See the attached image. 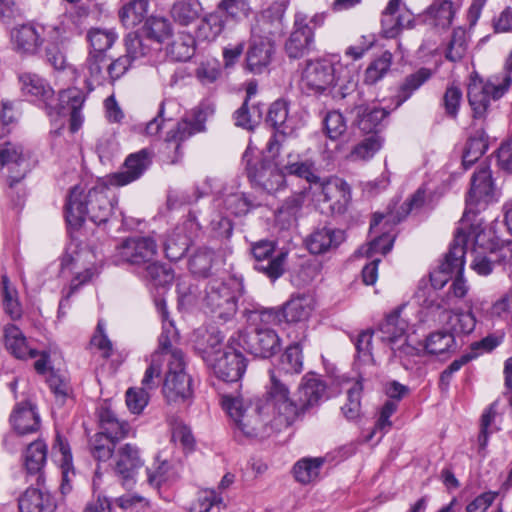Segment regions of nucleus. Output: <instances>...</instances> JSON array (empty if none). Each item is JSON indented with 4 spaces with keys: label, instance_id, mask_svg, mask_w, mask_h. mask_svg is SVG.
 I'll return each instance as SVG.
<instances>
[{
    "label": "nucleus",
    "instance_id": "obj_1",
    "mask_svg": "<svg viewBox=\"0 0 512 512\" xmlns=\"http://www.w3.org/2000/svg\"><path fill=\"white\" fill-rule=\"evenodd\" d=\"M222 406L235 428L246 437L264 436L265 425L260 417L263 409L272 412L271 424L277 431L291 426L300 416V408L291 400L288 386L273 369L269 370L265 407L253 406L242 396L231 394L222 396Z\"/></svg>",
    "mask_w": 512,
    "mask_h": 512
},
{
    "label": "nucleus",
    "instance_id": "obj_2",
    "mask_svg": "<svg viewBox=\"0 0 512 512\" xmlns=\"http://www.w3.org/2000/svg\"><path fill=\"white\" fill-rule=\"evenodd\" d=\"M301 87L308 94L343 99L356 88L353 71L326 58L307 61L301 74Z\"/></svg>",
    "mask_w": 512,
    "mask_h": 512
},
{
    "label": "nucleus",
    "instance_id": "obj_3",
    "mask_svg": "<svg viewBox=\"0 0 512 512\" xmlns=\"http://www.w3.org/2000/svg\"><path fill=\"white\" fill-rule=\"evenodd\" d=\"M22 92L43 101L48 109V114L70 116V129L77 131L82 124L80 110L84 103V95L77 88H69L59 93L57 104L54 99V91L50 85L39 75L34 73H23L19 76Z\"/></svg>",
    "mask_w": 512,
    "mask_h": 512
},
{
    "label": "nucleus",
    "instance_id": "obj_4",
    "mask_svg": "<svg viewBox=\"0 0 512 512\" xmlns=\"http://www.w3.org/2000/svg\"><path fill=\"white\" fill-rule=\"evenodd\" d=\"M110 189L98 185L87 192L81 186H74L67 197L65 217L69 226L79 228L86 218L100 225L106 223L113 209Z\"/></svg>",
    "mask_w": 512,
    "mask_h": 512
},
{
    "label": "nucleus",
    "instance_id": "obj_5",
    "mask_svg": "<svg viewBox=\"0 0 512 512\" xmlns=\"http://www.w3.org/2000/svg\"><path fill=\"white\" fill-rule=\"evenodd\" d=\"M402 308H397L387 314L379 324L380 340L390 348L395 358H398L404 368L409 369L414 357L421 353V343L414 333H409L410 327L401 316Z\"/></svg>",
    "mask_w": 512,
    "mask_h": 512
},
{
    "label": "nucleus",
    "instance_id": "obj_6",
    "mask_svg": "<svg viewBox=\"0 0 512 512\" xmlns=\"http://www.w3.org/2000/svg\"><path fill=\"white\" fill-rule=\"evenodd\" d=\"M242 293L243 284L238 278L210 279L205 286L203 307L214 319L228 322L237 312L238 299Z\"/></svg>",
    "mask_w": 512,
    "mask_h": 512
},
{
    "label": "nucleus",
    "instance_id": "obj_7",
    "mask_svg": "<svg viewBox=\"0 0 512 512\" xmlns=\"http://www.w3.org/2000/svg\"><path fill=\"white\" fill-rule=\"evenodd\" d=\"M426 200V190L420 187L407 202L401 206V211L389 210L387 213H375L370 224V233L374 235L370 242L371 253L387 254L393 246L395 236L391 229L401 222L410 212L419 210Z\"/></svg>",
    "mask_w": 512,
    "mask_h": 512
},
{
    "label": "nucleus",
    "instance_id": "obj_8",
    "mask_svg": "<svg viewBox=\"0 0 512 512\" xmlns=\"http://www.w3.org/2000/svg\"><path fill=\"white\" fill-rule=\"evenodd\" d=\"M324 23L323 14L309 16L303 11L296 12L291 33L285 41L284 51L290 59L308 55L315 45L314 30Z\"/></svg>",
    "mask_w": 512,
    "mask_h": 512
},
{
    "label": "nucleus",
    "instance_id": "obj_9",
    "mask_svg": "<svg viewBox=\"0 0 512 512\" xmlns=\"http://www.w3.org/2000/svg\"><path fill=\"white\" fill-rule=\"evenodd\" d=\"M512 78L505 74L502 79L497 77L487 81L473 77L467 88V97L475 118L486 115L491 101L500 99L508 90Z\"/></svg>",
    "mask_w": 512,
    "mask_h": 512
},
{
    "label": "nucleus",
    "instance_id": "obj_10",
    "mask_svg": "<svg viewBox=\"0 0 512 512\" xmlns=\"http://www.w3.org/2000/svg\"><path fill=\"white\" fill-rule=\"evenodd\" d=\"M465 235L467 240L464 244V251L466 252L469 244L472 245L471 268L481 276L489 275L493 270V262L495 261L492 254L496 253L490 233L485 231L481 222H474L465 226Z\"/></svg>",
    "mask_w": 512,
    "mask_h": 512
},
{
    "label": "nucleus",
    "instance_id": "obj_11",
    "mask_svg": "<svg viewBox=\"0 0 512 512\" xmlns=\"http://www.w3.org/2000/svg\"><path fill=\"white\" fill-rule=\"evenodd\" d=\"M234 344L263 359L276 355L281 349L279 335L269 327H256L250 332L237 331L230 337V345Z\"/></svg>",
    "mask_w": 512,
    "mask_h": 512
},
{
    "label": "nucleus",
    "instance_id": "obj_12",
    "mask_svg": "<svg viewBox=\"0 0 512 512\" xmlns=\"http://www.w3.org/2000/svg\"><path fill=\"white\" fill-rule=\"evenodd\" d=\"M498 195L497 188L492 179V172L490 166L487 163H481L477 170L474 172L471 178V187L466 198V210L462 219L459 222V226H462V222L466 219V226H469L474 222H481L477 219H471V215H475L474 206L480 204H487Z\"/></svg>",
    "mask_w": 512,
    "mask_h": 512
},
{
    "label": "nucleus",
    "instance_id": "obj_13",
    "mask_svg": "<svg viewBox=\"0 0 512 512\" xmlns=\"http://www.w3.org/2000/svg\"><path fill=\"white\" fill-rule=\"evenodd\" d=\"M466 222L465 219L462 222V226L457 227L453 244L446 254L444 261L437 269L430 272L431 286L435 290L443 288L455 274H461L464 270V244L467 240L465 235Z\"/></svg>",
    "mask_w": 512,
    "mask_h": 512
},
{
    "label": "nucleus",
    "instance_id": "obj_14",
    "mask_svg": "<svg viewBox=\"0 0 512 512\" xmlns=\"http://www.w3.org/2000/svg\"><path fill=\"white\" fill-rule=\"evenodd\" d=\"M237 345H230L223 351L216 352L215 355L206 350L204 360L212 369L214 375L225 382H238L243 376L247 360L241 352L237 350Z\"/></svg>",
    "mask_w": 512,
    "mask_h": 512
},
{
    "label": "nucleus",
    "instance_id": "obj_15",
    "mask_svg": "<svg viewBox=\"0 0 512 512\" xmlns=\"http://www.w3.org/2000/svg\"><path fill=\"white\" fill-rule=\"evenodd\" d=\"M171 357L172 362L167 363L163 394L169 403H184L192 397V379L185 371V360L178 353Z\"/></svg>",
    "mask_w": 512,
    "mask_h": 512
},
{
    "label": "nucleus",
    "instance_id": "obj_16",
    "mask_svg": "<svg viewBox=\"0 0 512 512\" xmlns=\"http://www.w3.org/2000/svg\"><path fill=\"white\" fill-rule=\"evenodd\" d=\"M157 254V244L151 237H130L116 246L114 262L127 263L137 267H144L154 260Z\"/></svg>",
    "mask_w": 512,
    "mask_h": 512
},
{
    "label": "nucleus",
    "instance_id": "obj_17",
    "mask_svg": "<svg viewBox=\"0 0 512 512\" xmlns=\"http://www.w3.org/2000/svg\"><path fill=\"white\" fill-rule=\"evenodd\" d=\"M287 8L285 0H273L271 5L264 9L251 27L253 37H262L274 41L284 33V15Z\"/></svg>",
    "mask_w": 512,
    "mask_h": 512
},
{
    "label": "nucleus",
    "instance_id": "obj_18",
    "mask_svg": "<svg viewBox=\"0 0 512 512\" xmlns=\"http://www.w3.org/2000/svg\"><path fill=\"white\" fill-rule=\"evenodd\" d=\"M252 254L256 260L255 269L264 273L272 280L279 278L284 272L287 253H275L271 241H259L252 246Z\"/></svg>",
    "mask_w": 512,
    "mask_h": 512
},
{
    "label": "nucleus",
    "instance_id": "obj_19",
    "mask_svg": "<svg viewBox=\"0 0 512 512\" xmlns=\"http://www.w3.org/2000/svg\"><path fill=\"white\" fill-rule=\"evenodd\" d=\"M350 199V187L339 177H330L319 185L317 201L327 204L333 214L344 213Z\"/></svg>",
    "mask_w": 512,
    "mask_h": 512
},
{
    "label": "nucleus",
    "instance_id": "obj_20",
    "mask_svg": "<svg viewBox=\"0 0 512 512\" xmlns=\"http://www.w3.org/2000/svg\"><path fill=\"white\" fill-rule=\"evenodd\" d=\"M0 165L9 170V186L13 187L29 171L27 155L19 144L5 142L0 145Z\"/></svg>",
    "mask_w": 512,
    "mask_h": 512
},
{
    "label": "nucleus",
    "instance_id": "obj_21",
    "mask_svg": "<svg viewBox=\"0 0 512 512\" xmlns=\"http://www.w3.org/2000/svg\"><path fill=\"white\" fill-rule=\"evenodd\" d=\"M413 21V14L402 7V0H389L381 18L383 33L388 38H394L402 29L411 28Z\"/></svg>",
    "mask_w": 512,
    "mask_h": 512
},
{
    "label": "nucleus",
    "instance_id": "obj_22",
    "mask_svg": "<svg viewBox=\"0 0 512 512\" xmlns=\"http://www.w3.org/2000/svg\"><path fill=\"white\" fill-rule=\"evenodd\" d=\"M151 163L150 153L142 149L130 154L123 165V170L109 177V183L113 186H124L137 180Z\"/></svg>",
    "mask_w": 512,
    "mask_h": 512
},
{
    "label": "nucleus",
    "instance_id": "obj_23",
    "mask_svg": "<svg viewBox=\"0 0 512 512\" xmlns=\"http://www.w3.org/2000/svg\"><path fill=\"white\" fill-rule=\"evenodd\" d=\"M114 461V470L123 480L124 486L130 485L137 471L143 465L138 448L130 443L117 450Z\"/></svg>",
    "mask_w": 512,
    "mask_h": 512
},
{
    "label": "nucleus",
    "instance_id": "obj_24",
    "mask_svg": "<svg viewBox=\"0 0 512 512\" xmlns=\"http://www.w3.org/2000/svg\"><path fill=\"white\" fill-rule=\"evenodd\" d=\"M274 54V41L251 35L246 54V66L254 74L262 73L271 63Z\"/></svg>",
    "mask_w": 512,
    "mask_h": 512
},
{
    "label": "nucleus",
    "instance_id": "obj_25",
    "mask_svg": "<svg viewBox=\"0 0 512 512\" xmlns=\"http://www.w3.org/2000/svg\"><path fill=\"white\" fill-rule=\"evenodd\" d=\"M156 306L163 321V331L159 337L158 349L153 354H160L161 361H165L167 363L172 362L171 355L174 353H178L180 357L184 359L183 352L174 347V342L178 339V333L175 330L173 323L168 320V311L166 309L165 301H157Z\"/></svg>",
    "mask_w": 512,
    "mask_h": 512
},
{
    "label": "nucleus",
    "instance_id": "obj_26",
    "mask_svg": "<svg viewBox=\"0 0 512 512\" xmlns=\"http://www.w3.org/2000/svg\"><path fill=\"white\" fill-rule=\"evenodd\" d=\"M19 512H54L56 502L43 487H29L18 498Z\"/></svg>",
    "mask_w": 512,
    "mask_h": 512
},
{
    "label": "nucleus",
    "instance_id": "obj_27",
    "mask_svg": "<svg viewBox=\"0 0 512 512\" xmlns=\"http://www.w3.org/2000/svg\"><path fill=\"white\" fill-rule=\"evenodd\" d=\"M14 49L22 54H34L44 43L39 25L32 23L17 26L11 31Z\"/></svg>",
    "mask_w": 512,
    "mask_h": 512
},
{
    "label": "nucleus",
    "instance_id": "obj_28",
    "mask_svg": "<svg viewBox=\"0 0 512 512\" xmlns=\"http://www.w3.org/2000/svg\"><path fill=\"white\" fill-rule=\"evenodd\" d=\"M248 177L254 184L268 193L277 191L284 183L283 173L271 162H261L248 167Z\"/></svg>",
    "mask_w": 512,
    "mask_h": 512
},
{
    "label": "nucleus",
    "instance_id": "obj_29",
    "mask_svg": "<svg viewBox=\"0 0 512 512\" xmlns=\"http://www.w3.org/2000/svg\"><path fill=\"white\" fill-rule=\"evenodd\" d=\"M10 422L18 434L26 435L39 430L40 416L30 402H21L15 406Z\"/></svg>",
    "mask_w": 512,
    "mask_h": 512
},
{
    "label": "nucleus",
    "instance_id": "obj_30",
    "mask_svg": "<svg viewBox=\"0 0 512 512\" xmlns=\"http://www.w3.org/2000/svg\"><path fill=\"white\" fill-rule=\"evenodd\" d=\"M344 240V232L339 229L322 227L308 237L306 245L312 254H322L337 248Z\"/></svg>",
    "mask_w": 512,
    "mask_h": 512
},
{
    "label": "nucleus",
    "instance_id": "obj_31",
    "mask_svg": "<svg viewBox=\"0 0 512 512\" xmlns=\"http://www.w3.org/2000/svg\"><path fill=\"white\" fill-rule=\"evenodd\" d=\"M4 340L8 351L18 359L35 358L38 355L20 328L14 324L4 327Z\"/></svg>",
    "mask_w": 512,
    "mask_h": 512
},
{
    "label": "nucleus",
    "instance_id": "obj_32",
    "mask_svg": "<svg viewBox=\"0 0 512 512\" xmlns=\"http://www.w3.org/2000/svg\"><path fill=\"white\" fill-rule=\"evenodd\" d=\"M325 393V385L315 377L305 376L299 386V399L297 405L300 415L310 407L318 404Z\"/></svg>",
    "mask_w": 512,
    "mask_h": 512
},
{
    "label": "nucleus",
    "instance_id": "obj_33",
    "mask_svg": "<svg viewBox=\"0 0 512 512\" xmlns=\"http://www.w3.org/2000/svg\"><path fill=\"white\" fill-rule=\"evenodd\" d=\"M266 121L275 131L285 136L292 135L295 130L293 121L289 118L288 104L284 100H277L271 104Z\"/></svg>",
    "mask_w": 512,
    "mask_h": 512
},
{
    "label": "nucleus",
    "instance_id": "obj_34",
    "mask_svg": "<svg viewBox=\"0 0 512 512\" xmlns=\"http://www.w3.org/2000/svg\"><path fill=\"white\" fill-rule=\"evenodd\" d=\"M313 309L312 298L308 295H297L287 301L282 309V316L288 323L307 320Z\"/></svg>",
    "mask_w": 512,
    "mask_h": 512
},
{
    "label": "nucleus",
    "instance_id": "obj_35",
    "mask_svg": "<svg viewBox=\"0 0 512 512\" xmlns=\"http://www.w3.org/2000/svg\"><path fill=\"white\" fill-rule=\"evenodd\" d=\"M204 130V122L199 119L194 121L182 120L177 124L175 129L168 132L166 138L167 147L173 148L175 152L179 154L180 146L183 141Z\"/></svg>",
    "mask_w": 512,
    "mask_h": 512
},
{
    "label": "nucleus",
    "instance_id": "obj_36",
    "mask_svg": "<svg viewBox=\"0 0 512 512\" xmlns=\"http://www.w3.org/2000/svg\"><path fill=\"white\" fill-rule=\"evenodd\" d=\"M107 57L103 53H89L86 63L87 84L91 89L94 86L104 85L108 82L107 76Z\"/></svg>",
    "mask_w": 512,
    "mask_h": 512
},
{
    "label": "nucleus",
    "instance_id": "obj_37",
    "mask_svg": "<svg viewBox=\"0 0 512 512\" xmlns=\"http://www.w3.org/2000/svg\"><path fill=\"white\" fill-rule=\"evenodd\" d=\"M305 195L303 192L294 193L287 197L276 210V222L282 229L289 228L296 222L297 216L303 206Z\"/></svg>",
    "mask_w": 512,
    "mask_h": 512
},
{
    "label": "nucleus",
    "instance_id": "obj_38",
    "mask_svg": "<svg viewBox=\"0 0 512 512\" xmlns=\"http://www.w3.org/2000/svg\"><path fill=\"white\" fill-rule=\"evenodd\" d=\"M47 459V445L37 440L28 445L24 453V465L29 474L37 475L39 483L43 477L42 469Z\"/></svg>",
    "mask_w": 512,
    "mask_h": 512
},
{
    "label": "nucleus",
    "instance_id": "obj_39",
    "mask_svg": "<svg viewBox=\"0 0 512 512\" xmlns=\"http://www.w3.org/2000/svg\"><path fill=\"white\" fill-rule=\"evenodd\" d=\"M141 31L146 40L163 43L172 36L173 27L166 17L152 15L145 20Z\"/></svg>",
    "mask_w": 512,
    "mask_h": 512
},
{
    "label": "nucleus",
    "instance_id": "obj_40",
    "mask_svg": "<svg viewBox=\"0 0 512 512\" xmlns=\"http://www.w3.org/2000/svg\"><path fill=\"white\" fill-rule=\"evenodd\" d=\"M203 10L199 0H175L170 14L173 20L181 26H189L194 23Z\"/></svg>",
    "mask_w": 512,
    "mask_h": 512
},
{
    "label": "nucleus",
    "instance_id": "obj_41",
    "mask_svg": "<svg viewBox=\"0 0 512 512\" xmlns=\"http://www.w3.org/2000/svg\"><path fill=\"white\" fill-rule=\"evenodd\" d=\"M100 432L109 436L114 441H119L127 436L129 424L117 418L109 408H102L99 412Z\"/></svg>",
    "mask_w": 512,
    "mask_h": 512
},
{
    "label": "nucleus",
    "instance_id": "obj_42",
    "mask_svg": "<svg viewBox=\"0 0 512 512\" xmlns=\"http://www.w3.org/2000/svg\"><path fill=\"white\" fill-rule=\"evenodd\" d=\"M225 19L219 12H212L204 16L196 30L199 41L213 42L223 32Z\"/></svg>",
    "mask_w": 512,
    "mask_h": 512
},
{
    "label": "nucleus",
    "instance_id": "obj_43",
    "mask_svg": "<svg viewBox=\"0 0 512 512\" xmlns=\"http://www.w3.org/2000/svg\"><path fill=\"white\" fill-rule=\"evenodd\" d=\"M149 0H131L119 10V18L126 28H134L146 17Z\"/></svg>",
    "mask_w": 512,
    "mask_h": 512
},
{
    "label": "nucleus",
    "instance_id": "obj_44",
    "mask_svg": "<svg viewBox=\"0 0 512 512\" xmlns=\"http://www.w3.org/2000/svg\"><path fill=\"white\" fill-rule=\"evenodd\" d=\"M488 148L487 138L482 130H478L471 135L465 144L462 155V164L465 169L472 166Z\"/></svg>",
    "mask_w": 512,
    "mask_h": 512
},
{
    "label": "nucleus",
    "instance_id": "obj_45",
    "mask_svg": "<svg viewBox=\"0 0 512 512\" xmlns=\"http://www.w3.org/2000/svg\"><path fill=\"white\" fill-rule=\"evenodd\" d=\"M323 464L324 459L321 457L302 458L293 467L294 477L301 484L312 483L318 479Z\"/></svg>",
    "mask_w": 512,
    "mask_h": 512
},
{
    "label": "nucleus",
    "instance_id": "obj_46",
    "mask_svg": "<svg viewBox=\"0 0 512 512\" xmlns=\"http://www.w3.org/2000/svg\"><path fill=\"white\" fill-rule=\"evenodd\" d=\"M455 11L451 0H435L427 9V17L435 26L447 28L452 23Z\"/></svg>",
    "mask_w": 512,
    "mask_h": 512
},
{
    "label": "nucleus",
    "instance_id": "obj_47",
    "mask_svg": "<svg viewBox=\"0 0 512 512\" xmlns=\"http://www.w3.org/2000/svg\"><path fill=\"white\" fill-rule=\"evenodd\" d=\"M2 301L5 313L12 319L18 320L22 317L23 309L18 298V291L11 286L7 275H2Z\"/></svg>",
    "mask_w": 512,
    "mask_h": 512
},
{
    "label": "nucleus",
    "instance_id": "obj_48",
    "mask_svg": "<svg viewBox=\"0 0 512 512\" xmlns=\"http://www.w3.org/2000/svg\"><path fill=\"white\" fill-rule=\"evenodd\" d=\"M383 139L378 134H372L356 144L347 159L352 162L370 160L382 147Z\"/></svg>",
    "mask_w": 512,
    "mask_h": 512
},
{
    "label": "nucleus",
    "instance_id": "obj_49",
    "mask_svg": "<svg viewBox=\"0 0 512 512\" xmlns=\"http://www.w3.org/2000/svg\"><path fill=\"white\" fill-rule=\"evenodd\" d=\"M263 117V107L260 105H249L244 100L242 106L234 114L235 124L247 130H253Z\"/></svg>",
    "mask_w": 512,
    "mask_h": 512
},
{
    "label": "nucleus",
    "instance_id": "obj_50",
    "mask_svg": "<svg viewBox=\"0 0 512 512\" xmlns=\"http://www.w3.org/2000/svg\"><path fill=\"white\" fill-rule=\"evenodd\" d=\"M117 39L113 29L91 28L87 33V40L90 44V53H103L110 49Z\"/></svg>",
    "mask_w": 512,
    "mask_h": 512
},
{
    "label": "nucleus",
    "instance_id": "obj_51",
    "mask_svg": "<svg viewBox=\"0 0 512 512\" xmlns=\"http://www.w3.org/2000/svg\"><path fill=\"white\" fill-rule=\"evenodd\" d=\"M468 50V36L465 29L458 27L453 30L445 51V58L451 62L461 61Z\"/></svg>",
    "mask_w": 512,
    "mask_h": 512
},
{
    "label": "nucleus",
    "instance_id": "obj_52",
    "mask_svg": "<svg viewBox=\"0 0 512 512\" xmlns=\"http://www.w3.org/2000/svg\"><path fill=\"white\" fill-rule=\"evenodd\" d=\"M42 38L47 42V47H61L69 39V27L60 21L55 24L39 25Z\"/></svg>",
    "mask_w": 512,
    "mask_h": 512
},
{
    "label": "nucleus",
    "instance_id": "obj_53",
    "mask_svg": "<svg viewBox=\"0 0 512 512\" xmlns=\"http://www.w3.org/2000/svg\"><path fill=\"white\" fill-rule=\"evenodd\" d=\"M116 441L104 433H96L89 440V450L94 459L106 461L111 458Z\"/></svg>",
    "mask_w": 512,
    "mask_h": 512
},
{
    "label": "nucleus",
    "instance_id": "obj_54",
    "mask_svg": "<svg viewBox=\"0 0 512 512\" xmlns=\"http://www.w3.org/2000/svg\"><path fill=\"white\" fill-rule=\"evenodd\" d=\"M218 12L225 14L226 18L239 22L251 13L249 0H221L217 5Z\"/></svg>",
    "mask_w": 512,
    "mask_h": 512
},
{
    "label": "nucleus",
    "instance_id": "obj_55",
    "mask_svg": "<svg viewBox=\"0 0 512 512\" xmlns=\"http://www.w3.org/2000/svg\"><path fill=\"white\" fill-rule=\"evenodd\" d=\"M143 277L154 286H165L174 278L169 267L153 260L144 266Z\"/></svg>",
    "mask_w": 512,
    "mask_h": 512
},
{
    "label": "nucleus",
    "instance_id": "obj_56",
    "mask_svg": "<svg viewBox=\"0 0 512 512\" xmlns=\"http://www.w3.org/2000/svg\"><path fill=\"white\" fill-rule=\"evenodd\" d=\"M392 63V53L385 51L375 59L366 69L364 82L373 85L381 80L389 71Z\"/></svg>",
    "mask_w": 512,
    "mask_h": 512
},
{
    "label": "nucleus",
    "instance_id": "obj_57",
    "mask_svg": "<svg viewBox=\"0 0 512 512\" xmlns=\"http://www.w3.org/2000/svg\"><path fill=\"white\" fill-rule=\"evenodd\" d=\"M194 43L190 34H182L169 45L168 54L175 61H187L194 54Z\"/></svg>",
    "mask_w": 512,
    "mask_h": 512
},
{
    "label": "nucleus",
    "instance_id": "obj_58",
    "mask_svg": "<svg viewBox=\"0 0 512 512\" xmlns=\"http://www.w3.org/2000/svg\"><path fill=\"white\" fill-rule=\"evenodd\" d=\"M324 132L331 140L339 139L347 130V121L342 113L333 110L323 118Z\"/></svg>",
    "mask_w": 512,
    "mask_h": 512
},
{
    "label": "nucleus",
    "instance_id": "obj_59",
    "mask_svg": "<svg viewBox=\"0 0 512 512\" xmlns=\"http://www.w3.org/2000/svg\"><path fill=\"white\" fill-rule=\"evenodd\" d=\"M189 248V238L183 235L179 229L175 231L165 242L166 257L176 261L181 259Z\"/></svg>",
    "mask_w": 512,
    "mask_h": 512
},
{
    "label": "nucleus",
    "instance_id": "obj_60",
    "mask_svg": "<svg viewBox=\"0 0 512 512\" xmlns=\"http://www.w3.org/2000/svg\"><path fill=\"white\" fill-rule=\"evenodd\" d=\"M512 313V287L492 303L486 312L489 320H507Z\"/></svg>",
    "mask_w": 512,
    "mask_h": 512
},
{
    "label": "nucleus",
    "instance_id": "obj_61",
    "mask_svg": "<svg viewBox=\"0 0 512 512\" xmlns=\"http://www.w3.org/2000/svg\"><path fill=\"white\" fill-rule=\"evenodd\" d=\"M281 364L286 373L298 374L302 371V348L298 342L293 343L286 348L284 354L281 356Z\"/></svg>",
    "mask_w": 512,
    "mask_h": 512
},
{
    "label": "nucleus",
    "instance_id": "obj_62",
    "mask_svg": "<svg viewBox=\"0 0 512 512\" xmlns=\"http://www.w3.org/2000/svg\"><path fill=\"white\" fill-rule=\"evenodd\" d=\"M454 344V337L448 332L432 333L426 340L421 351L426 350L429 354H442L448 351Z\"/></svg>",
    "mask_w": 512,
    "mask_h": 512
},
{
    "label": "nucleus",
    "instance_id": "obj_63",
    "mask_svg": "<svg viewBox=\"0 0 512 512\" xmlns=\"http://www.w3.org/2000/svg\"><path fill=\"white\" fill-rule=\"evenodd\" d=\"M196 79L202 85H210L221 76V66L216 59L202 61L194 71Z\"/></svg>",
    "mask_w": 512,
    "mask_h": 512
},
{
    "label": "nucleus",
    "instance_id": "obj_64",
    "mask_svg": "<svg viewBox=\"0 0 512 512\" xmlns=\"http://www.w3.org/2000/svg\"><path fill=\"white\" fill-rule=\"evenodd\" d=\"M126 55L132 60L146 57L151 52V47L138 33H129L125 37Z\"/></svg>",
    "mask_w": 512,
    "mask_h": 512
}]
</instances>
